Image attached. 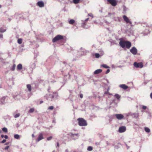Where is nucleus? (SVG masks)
<instances>
[{
    "label": "nucleus",
    "instance_id": "obj_1",
    "mask_svg": "<svg viewBox=\"0 0 152 152\" xmlns=\"http://www.w3.org/2000/svg\"><path fill=\"white\" fill-rule=\"evenodd\" d=\"M119 44L120 46L123 48L126 47L127 48L129 49L131 46V43L129 41L121 40L119 42Z\"/></svg>",
    "mask_w": 152,
    "mask_h": 152
},
{
    "label": "nucleus",
    "instance_id": "obj_2",
    "mask_svg": "<svg viewBox=\"0 0 152 152\" xmlns=\"http://www.w3.org/2000/svg\"><path fill=\"white\" fill-rule=\"evenodd\" d=\"M78 125L80 126H84L87 125V124L86 120L82 118H79L77 119Z\"/></svg>",
    "mask_w": 152,
    "mask_h": 152
},
{
    "label": "nucleus",
    "instance_id": "obj_3",
    "mask_svg": "<svg viewBox=\"0 0 152 152\" xmlns=\"http://www.w3.org/2000/svg\"><path fill=\"white\" fill-rule=\"evenodd\" d=\"M66 41L65 37H64L63 36L60 35H58V44L60 43L61 45H62Z\"/></svg>",
    "mask_w": 152,
    "mask_h": 152
},
{
    "label": "nucleus",
    "instance_id": "obj_4",
    "mask_svg": "<svg viewBox=\"0 0 152 152\" xmlns=\"http://www.w3.org/2000/svg\"><path fill=\"white\" fill-rule=\"evenodd\" d=\"M8 97L7 96H4L0 99V104H4L7 102Z\"/></svg>",
    "mask_w": 152,
    "mask_h": 152
},
{
    "label": "nucleus",
    "instance_id": "obj_5",
    "mask_svg": "<svg viewBox=\"0 0 152 152\" xmlns=\"http://www.w3.org/2000/svg\"><path fill=\"white\" fill-rule=\"evenodd\" d=\"M134 66L137 68H142L143 66V63L142 62L137 63V62H135L133 64Z\"/></svg>",
    "mask_w": 152,
    "mask_h": 152
},
{
    "label": "nucleus",
    "instance_id": "obj_6",
    "mask_svg": "<svg viewBox=\"0 0 152 152\" xmlns=\"http://www.w3.org/2000/svg\"><path fill=\"white\" fill-rule=\"evenodd\" d=\"M13 98L15 100H19L22 97L20 93L15 94L13 96Z\"/></svg>",
    "mask_w": 152,
    "mask_h": 152
},
{
    "label": "nucleus",
    "instance_id": "obj_7",
    "mask_svg": "<svg viewBox=\"0 0 152 152\" xmlns=\"http://www.w3.org/2000/svg\"><path fill=\"white\" fill-rule=\"evenodd\" d=\"M107 1L113 6L116 5L117 2L116 0H107Z\"/></svg>",
    "mask_w": 152,
    "mask_h": 152
},
{
    "label": "nucleus",
    "instance_id": "obj_8",
    "mask_svg": "<svg viewBox=\"0 0 152 152\" xmlns=\"http://www.w3.org/2000/svg\"><path fill=\"white\" fill-rule=\"evenodd\" d=\"M126 130V127L124 126L120 127L118 129V132L120 133H122L125 132Z\"/></svg>",
    "mask_w": 152,
    "mask_h": 152
},
{
    "label": "nucleus",
    "instance_id": "obj_9",
    "mask_svg": "<svg viewBox=\"0 0 152 152\" xmlns=\"http://www.w3.org/2000/svg\"><path fill=\"white\" fill-rule=\"evenodd\" d=\"M123 18L124 20L126 23H128L130 24H132L131 22L130 21L129 19L128 18L126 15H123Z\"/></svg>",
    "mask_w": 152,
    "mask_h": 152
},
{
    "label": "nucleus",
    "instance_id": "obj_10",
    "mask_svg": "<svg viewBox=\"0 0 152 152\" xmlns=\"http://www.w3.org/2000/svg\"><path fill=\"white\" fill-rule=\"evenodd\" d=\"M37 5L40 7H43L44 6V2L42 1H39L37 3Z\"/></svg>",
    "mask_w": 152,
    "mask_h": 152
},
{
    "label": "nucleus",
    "instance_id": "obj_11",
    "mask_svg": "<svg viewBox=\"0 0 152 152\" xmlns=\"http://www.w3.org/2000/svg\"><path fill=\"white\" fill-rule=\"evenodd\" d=\"M130 51L131 53L134 55H136L137 53V50L134 47L132 48L130 50Z\"/></svg>",
    "mask_w": 152,
    "mask_h": 152
},
{
    "label": "nucleus",
    "instance_id": "obj_12",
    "mask_svg": "<svg viewBox=\"0 0 152 152\" xmlns=\"http://www.w3.org/2000/svg\"><path fill=\"white\" fill-rule=\"evenodd\" d=\"M115 116L118 120H121L124 117V115L121 114H116L115 115Z\"/></svg>",
    "mask_w": 152,
    "mask_h": 152
},
{
    "label": "nucleus",
    "instance_id": "obj_13",
    "mask_svg": "<svg viewBox=\"0 0 152 152\" xmlns=\"http://www.w3.org/2000/svg\"><path fill=\"white\" fill-rule=\"evenodd\" d=\"M44 137H43L42 134V133H40L39 134L36 141L37 142H39Z\"/></svg>",
    "mask_w": 152,
    "mask_h": 152
},
{
    "label": "nucleus",
    "instance_id": "obj_14",
    "mask_svg": "<svg viewBox=\"0 0 152 152\" xmlns=\"http://www.w3.org/2000/svg\"><path fill=\"white\" fill-rule=\"evenodd\" d=\"M119 86L124 90H126L128 88V86L125 84L121 85Z\"/></svg>",
    "mask_w": 152,
    "mask_h": 152
},
{
    "label": "nucleus",
    "instance_id": "obj_15",
    "mask_svg": "<svg viewBox=\"0 0 152 152\" xmlns=\"http://www.w3.org/2000/svg\"><path fill=\"white\" fill-rule=\"evenodd\" d=\"M102 70L101 69H98L95 70L94 72V74L95 75L99 74L101 72Z\"/></svg>",
    "mask_w": 152,
    "mask_h": 152
},
{
    "label": "nucleus",
    "instance_id": "obj_16",
    "mask_svg": "<svg viewBox=\"0 0 152 152\" xmlns=\"http://www.w3.org/2000/svg\"><path fill=\"white\" fill-rule=\"evenodd\" d=\"M22 69V66L21 64H19L17 66V69L18 70H20Z\"/></svg>",
    "mask_w": 152,
    "mask_h": 152
},
{
    "label": "nucleus",
    "instance_id": "obj_17",
    "mask_svg": "<svg viewBox=\"0 0 152 152\" xmlns=\"http://www.w3.org/2000/svg\"><path fill=\"white\" fill-rule=\"evenodd\" d=\"M75 22V21L73 19H71L68 21V23L70 24L73 25Z\"/></svg>",
    "mask_w": 152,
    "mask_h": 152
},
{
    "label": "nucleus",
    "instance_id": "obj_18",
    "mask_svg": "<svg viewBox=\"0 0 152 152\" xmlns=\"http://www.w3.org/2000/svg\"><path fill=\"white\" fill-rule=\"evenodd\" d=\"M36 66V64L35 63H31V67L32 69H34L35 68Z\"/></svg>",
    "mask_w": 152,
    "mask_h": 152
},
{
    "label": "nucleus",
    "instance_id": "obj_19",
    "mask_svg": "<svg viewBox=\"0 0 152 152\" xmlns=\"http://www.w3.org/2000/svg\"><path fill=\"white\" fill-rule=\"evenodd\" d=\"M27 87L28 88V90L29 91H31V86L30 85L28 84L27 85Z\"/></svg>",
    "mask_w": 152,
    "mask_h": 152
},
{
    "label": "nucleus",
    "instance_id": "obj_20",
    "mask_svg": "<svg viewBox=\"0 0 152 152\" xmlns=\"http://www.w3.org/2000/svg\"><path fill=\"white\" fill-rule=\"evenodd\" d=\"M15 67H16L15 64H13V66H12V68H11L10 69L12 71H14L15 69Z\"/></svg>",
    "mask_w": 152,
    "mask_h": 152
},
{
    "label": "nucleus",
    "instance_id": "obj_21",
    "mask_svg": "<svg viewBox=\"0 0 152 152\" xmlns=\"http://www.w3.org/2000/svg\"><path fill=\"white\" fill-rule=\"evenodd\" d=\"M80 0H73V3L75 4H78L80 2Z\"/></svg>",
    "mask_w": 152,
    "mask_h": 152
},
{
    "label": "nucleus",
    "instance_id": "obj_22",
    "mask_svg": "<svg viewBox=\"0 0 152 152\" xmlns=\"http://www.w3.org/2000/svg\"><path fill=\"white\" fill-rule=\"evenodd\" d=\"M20 135L18 134H15L14 135V138L17 139H18L20 138Z\"/></svg>",
    "mask_w": 152,
    "mask_h": 152
},
{
    "label": "nucleus",
    "instance_id": "obj_23",
    "mask_svg": "<svg viewBox=\"0 0 152 152\" xmlns=\"http://www.w3.org/2000/svg\"><path fill=\"white\" fill-rule=\"evenodd\" d=\"M6 31V29H4L3 28H0V32H4Z\"/></svg>",
    "mask_w": 152,
    "mask_h": 152
},
{
    "label": "nucleus",
    "instance_id": "obj_24",
    "mask_svg": "<svg viewBox=\"0 0 152 152\" xmlns=\"http://www.w3.org/2000/svg\"><path fill=\"white\" fill-rule=\"evenodd\" d=\"M2 130L5 133H7V129L6 127L3 128L2 129Z\"/></svg>",
    "mask_w": 152,
    "mask_h": 152
},
{
    "label": "nucleus",
    "instance_id": "obj_25",
    "mask_svg": "<svg viewBox=\"0 0 152 152\" xmlns=\"http://www.w3.org/2000/svg\"><path fill=\"white\" fill-rule=\"evenodd\" d=\"M102 66L105 68H109L110 67L108 66H107L105 64H102L101 65Z\"/></svg>",
    "mask_w": 152,
    "mask_h": 152
},
{
    "label": "nucleus",
    "instance_id": "obj_26",
    "mask_svg": "<svg viewBox=\"0 0 152 152\" xmlns=\"http://www.w3.org/2000/svg\"><path fill=\"white\" fill-rule=\"evenodd\" d=\"M145 132L148 133H149L150 132V129L148 127H145Z\"/></svg>",
    "mask_w": 152,
    "mask_h": 152
},
{
    "label": "nucleus",
    "instance_id": "obj_27",
    "mask_svg": "<svg viewBox=\"0 0 152 152\" xmlns=\"http://www.w3.org/2000/svg\"><path fill=\"white\" fill-rule=\"evenodd\" d=\"M13 116L15 118H16L20 116V114L19 113H18L15 115L13 114Z\"/></svg>",
    "mask_w": 152,
    "mask_h": 152
},
{
    "label": "nucleus",
    "instance_id": "obj_28",
    "mask_svg": "<svg viewBox=\"0 0 152 152\" xmlns=\"http://www.w3.org/2000/svg\"><path fill=\"white\" fill-rule=\"evenodd\" d=\"M52 41L54 42L57 41V36H56L53 39Z\"/></svg>",
    "mask_w": 152,
    "mask_h": 152
},
{
    "label": "nucleus",
    "instance_id": "obj_29",
    "mask_svg": "<svg viewBox=\"0 0 152 152\" xmlns=\"http://www.w3.org/2000/svg\"><path fill=\"white\" fill-rule=\"evenodd\" d=\"M115 96L118 99H119L120 98V96L118 94H115Z\"/></svg>",
    "mask_w": 152,
    "mask_h": 152
},
{
    "label": "nucleus",
    "instance_id": "obj_30",
    "mask_svg": "<svg viewBox=\"0 0 152 152\" xmlns=\"http://www.w3.org/2000/svg\"><path fill=\"white\" fill-rule=\"evenodd\" d=\"M34 111V108H32L31 109H30L29 110V113H33Z\"/></svg>",
    "mask_w": 152,
    "mask_h": 152
},
{
    "label": "nucleus",
    "instance_id": "obj_31",
    "mask_svg": "<svg viewBox=\"0 0 152 152\" xmlns=\"http://www.w3.org/2000/svg\"><path fill=\"white\" fill-rule=\"evenodd\" d=\"M22 39H19L18 40V43L19 44H20L22 42Z\"/></svg>",
    "mask_w": 152,
    "mask_h": 152
},
{
    "label": "nucleus",
    "instance_id": "obj_32",
    "mask_svg": "<svg viewBox=\"0 0 152 152\" xmlns=\"http://www.w3.org/2000/svg\"><path fill=\"white\" fill-rule=\"evenodd\" d=\"M92 150H93V148L91 146H89L88 147V148H87V150L88 151H92Z\"/></svg>",
    "mask_w": 152,
    "mask_h": 152
},
{
    "label": "nucleus",
    "instance_id": "obj_33",
    "mask_svg": "<svg viewBox=\"0 0 152 152\" xmlns=\"http://www.w3.org/2000/svg\"><path fill=\"white\" fill-rule=\"evenodd\" d=\"M24 15H27V16L28 17V14L27 13H26L25 14H24L23 15V18L24 19H26V18H27L26 17L24 16Z\"/></svg>",
    "mask_w": 152,
    "mask_h": 152
},
{
    "label": "nucleus",
    "instance_id": "obj_34",
    "mask_svg": "<svg viewBox=\"0 0 152 152\" xmlns=\"http://www.w3.org/2000/svg\"><path fill=\"white\" fill-rule=\"evenodd\" d=\"M95 56L96 58H99L100 57V55L99 53H95Z\"/></svg>",
    "mask_w": 152,
    "mask_h": 152
},
{
    "label": "nucleus",
    "instance_id": "obj_35",
    "mask_svg": "<svg viewBox=\"0 0 152 152\" xmlns=\"http://www.w3.org/2000/svg\"><path fill=\"white\" fill-rule=\"evenodd\" d=\"M54 108V107L53 106H50L49 107H48V110H52Z\"/></svg>",
    "mask_w": 152,
    "mask_h": 152
},
{
    "label": "nucleus",
    "instance_id": "obj_36",
    "mask_svg": "<svg viewBox=\"0 0 152 152\" xmlns=\"http://www.w3.org/2000/svg\"><path fill=\"white\" fill-rule=\"evenodd\" d=\"M52 138V136H50L47 138V140H50Z\"/></svg>",
    "mask_w": 152,
    "mask_h": 152
},
{
    "label": "nucleus",
    "instance_id": "obj_37",
    "mask_svg": "<svg viewBox=\"0 0 152 152\" xmlns=\"http://www.w3.org/2000/svg\"><path fill=\"white\" fill-rule=\"evenodd\" d=\"M109 94V95H111L109 92V91H105L104 93V94Z\"/></svg>",
    "mask_w": 152,
    "mask_h": 152
},
{
    "label": "nucleus",
    "instance_id": "obj_38",
    "mask_svg": "<svg viewBox=\"0 0 152 152\" xmlns=\"http://www.w3.org/2000/svg\"><path fill=\"white\" fill-rule=\"evenodd\" d=\"M72 135L73 136H74V135H76L77 136H78V134H72Z\"/></svg>",
    "mask_w": 152,
    "mask_h": 152
},
{
    "label": "nucleus",
    "instance_id": "obj_39",
    "mask_svg": "<svg viewBox=\"0 0 152 152\" xmlns=\"http://www.w3.org/2000/svg\"><path fill=\"white\" fill-rule=\"evenodd\" d=\"M6 142V140H2L1 141V143H4Z\"/></svg>",
    "mask_w": 152,
    "mask_h": 152
},
{
    "label": "nucleus",
    "instance_id": "obj_40",
    "mask_svg": "<svg viewBox=\"0 0 152 152\" xmlns=\"http://www.w3.org/2000/svg\"><path fill=\"white\" fill-rule=\"evenodd\" d=\"M142 108L143 109V110H145L146 108V107L145 106H143L142 107Z\"/></svg>",
    "mask_w": 152,
    "mask_h": 152
},
{
    "label": "nucleus",
    "instance_id": "obj_41",
    "mask_svg": "<svg viewBox=\"0 0 152 152\" xmlns=\"http://www.w3.org/2000/svg\"><path fill=\"white\" fill-rule=\"evenodd\" d=\"M9 146H6L5 148H4V149L5 150H7L8 149V148H9Z\"/></svg>",
    "mask_w": 152,
    "mask_h": 152
},
{
    "label": "nucleus",
    "instance_id": "obj_42",
    "mask_svg": "<svg viewBox=\"0 0 152 152\" xmlns=\"http://www.w3.org/2000/svg\"><path fill=\"white\" fill-rule=\"evenodd\" d=\"M110 71V70L109 69H107V71H106V74L108 73Z\"/></svg>",
    "mask_w": 152,
    "mask_h": 152
},
{
    "label": "nucleus",
    "instance_id": "obj_43",
    "mask_svg": "<svg viewBox=\"0 0 152 152\" xmlns=\"http://www.w3.org/2000/svg\"><path fill=\"white\" fill-rule=\"evenodd\" d=\"M88 15L92 18L93 17V15L91 13L88 14Z\"/></svg>",
    "mask_w": 152,
    "mask_h": 152
},
{
    "label": "nucleus",
    "instance_id": "obj_44",
    "mask_svg": "<svg viewBox=\"0 0 152 152\" xmlns=\"http://www.w3.org/2000/svg\"><path fill=\"white\" fill-rule=\"evenodd\" d=\"M3 38V36L2 34H0V38L2 39Z\"/></svg>",
    "mask_w": 152,
    "mask_h": 152
},
{
    "label": "nucleus",
    "instance_id": "obj_45",
    "mask_svg": "<svg viewBox=\"0 0 152 152\" xmlns=\"http://www.w3.org/2000/svg\"><path fill=\"white\" fill-rule=\"evenodd\" d=\"M4 138H5V139H7V138H8V136H7V135H4Z\"/></svg>",
    "mask_w": 152,
    "mask_h": 152
},
{
    "label": "nucleus",
    "instance_id": "obj_46",
    "mask_svg": "<svg viewBox=\"0 0 152 152\" xmlns=\"http://www.w3.org/2000/svg\"><path fill=\"white\" fill-rule=\"evenodd\" d=\"M80 97L81 98H82L83 97V95L82 94H80Z\"/></svg>",
    "mask_w": 152,
    "mask_h": 152
},
{
    "label": "nucleus",
    "instance_id": "obj_47",
    "mask_svg": "<svg viewBox=\"0 0 152 152\" xmlns=\"http://www.w3.org/2000/svg\"><path fill=\"white\" fill-rule=\"evenodd\" d=\"M150 96L151 98L152 99V92L150 94Z\"/></svg>",
    "mask_w": 152,
    "mask_h": 152
},
{
    "label": "nucleus",
    "instance_id": "obj_48",
    "mask_svg": "<svg viewBox=\"0 0 152 152\" xmlns=\"http://www.w3.org/2000/svg\"><path fill=\"white\" fill-rule=\"evenodd\" d=\"M88 19H89V18H87L85 20V21L86 22H87V21L88 20Z\"/></svg>",
    "mask_w": 152,
    "mask_h": 152
},
{
    "label": "nucleus",
    "instance_id": "obj_49",
    "mask_svg": "<svg viewBox=\"0 0 152 152\" xmlns=\"http://www.w3.org/2000/svg\"><path fill=\"white\" fill-rule=\"evenodd\" d=\"M1 137L2 138H4V135H3V134H2V135H1Z\"/></svg>",
    "mask_w": 152,
    "mask_h": 152
},
{
    "label": "nucleus",
    "instance_id": "obj_50",
    "mask_svg": "<svg viewBox=\"0 0 152 152\" xmlns=\"http://www.w3.org/2000/svg\"><path fill=\"white\" fill-rule=\"evenodd\" d=\"M43 101H40V104H42V103H43Z\"/></svg>",
    "mask_w": 152,
    "mask_h": 152
},
{
    "label": "nucleus",
    "instance_id": "obj_51",
    "mask_svg": "<svg viewBox=\"0 0 152 152\" xmlns=\"http://www.w3.org/2000/svg\"><path fill=\"white\" fill-rule=\"evenodd\" d=\"M109 90H110V88H109V87H108V88H107V91H109Z\"/></svg>",
    "mask_w": 152,
    "mask_h": 152
},
{
    "label": "nucleus",
    "instance_id": "obj_52",
    "mask_svg": "<svg viewBox=\"0 0 152 152\" xmlns=\"http://www.w3.org/2000/svg\"><path fill=\"white\" fill-rule=\"evenodd\" d=\"M9 142H7L5 144V145H8L9 144Z\"/></svg>",
    "mask_w": 152,
    "mask_h": 152
},
{
    "label": "nucleus",
    "instance_id": "obj_53",
    "mask_svg": "<svg viewBox=\"0 0 152 152\" xmlns=\"http://www.w3.org/2000/svg\"><path fill=\"white\" fill-rule=\"evenodd\" d=\"M32 137H34V135L33 134L32 135Z\"/></svg>",
    "mask_w": 152,
    "mask_h": 152
},
{
    "label": "nucleus",
    "instance_id": "obj_54",
    "mask_svg": "<svg viewBox=\"0 0 152 152\" xmlns=\"http://www.w3.org/2000/svg\"><path fill=\"white\" fill-rule=\"evenodd\" d=\"M2 132V131L1 130H0V133H1Z\"/></svg>",
    "mask_w": 152,
    "mask_h": 152
},
{
    "label": "nucleus",
    "instance_id": "obj_55",
    "mask_svg": "<svg viewBox=\"0 0 152 152\" xmlns=\"http://www.w3.org/2000/svg\"><path fill=\"white\" fill-rule=\"evenodd\" d=\"M0 58L1 59H3V58H1V55H0Z\"/></svg>",
    "mask_w": 152,
    "mask_h": 152
},
{
    "label": "nucleus",
    "instance_id": "obj_56",
    "mask_svg": "<svg viewBox=\"0 0 152 152\" xmlns=\"http://www.w3.org/2000/svg\"><path fill=\"white\" fill-rule=\"evenodd\" d=\"M52 152H56V151L55 150H54Z\"/></svg>",
    "mask_w": 152,
    "mask_h": 152
},
{
    "label": "nucleus",
    "instance_id": "obj_57",
    "mask_svg": "<svg viewBox=\"0 0 152 152\" xmlns=\"http://www.w3.org/2000/svg\"><path fill=\"white\" fill-rule=\"evenodd\" d=\"M1 5H0V8H1Z\"/></svg>",
    "mask_w": 152,
    "mask_h": 152
},
{
    "label": "nucleus",
    "instance_id": "obj_58",
    "mask_svg": "<svg viewBox=\"0 0 152 152\" xmlns=\"http://www.w3.org/2000/svg\"><path fill=\"white\" fill-rule=\"evenodd\" d=\"M57 146H58V144Z\"/></svg>",
    "mask_w": 152,
    "mask_h": 152
},
{
    "label": "nucleus",
    "instance_id": "obj_59",
    "mask_svg": "<svg viewBox=\"0 0 152 152\" xmlns=\"http://www.w3.org/2000/svg\"><path fill=\"white\" fill-rule=\"evenodd\" d=\"M39 46V45H38L37 46V47H38Z\"/></svg>",
    "mask_w": 152,
    "mask_h": 152
}]
</instances>
